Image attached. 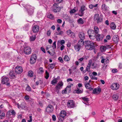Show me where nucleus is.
Listing matches in <instances>:
<instances>
[{
	"label": "nucleus",
	"mask_w": 122,
	"mask_h": 122,
	"mask_svg": "<svg viewBox=\"0 0 122 122\" xmlns=\"http://www.w3.org/2000/svg\"><path fill=\"white\" fill-rule=\"evenodd\" d=\"M85 43L86 44L85 48L89 50H92L95 48L94 46V43L93 42L89 41H86Z\"/></svg>",
	"instance_id": "nucleus-1"
},
{
	"label": "nucleus",
	"mask_w": 122,
	"mask_h": 122,
	"mask_svg": "<svg viewBox=\"0 0 122 122\" xmlns=\"http://www.w3.org/2000/svg\"><path fill=\"white\" fill-rule=\"evenodd\" d=\"M66 115V112L65 111H61L60 113L59 117H58L59 119L60 120L61 122H62L64 120V118Z\"/></svg>",
	"instance_id": "nucleus-2"
},
{
	"label": "nucleus",
	"mask_w": 122,
	"mask_h": 122,
	"mask_svg": "<svg viewBox=\"0 0 122 122\" xmlns=\"http://www.w3.org/2000/svg\"><path fill=\"white\" fill-rule=\"evenodd\" d=\"M99 15L98 14H96L94 16V20L97 21V23H98L102 21L103 19L102 16H99Z\"/></svg>",
	"instance_id": "nucleus-3"
},
{
	"label": "nucleus",
	"mask_w": 122,
	"mask_h": 122,
	"mask_svg": "<svg viewBox=\"0 0 122 122\" xmlns=\"http://www.w3.org/2000/svg\"><path fill=\"white\" fill-rule=\"evenodd\" d=\"M67 105L68 108H73L75 106V102L72 100L68 101Z\"/></svg>",
	"instance_id": "nucleus-4"
},
{
	"label": "nucleus",
	"mask_w": 122,
	"mask_h": 122,
	"mask_svg": "<svg viewBox=\"0 0 122 122\" xmlns=\"http://www.w3.org/2000/svg\"><path fill=\"white\" fill-rule=\"evenodd\" d=\"M37 59V56L36 54H34L31 56L30 60V63L31 64L34 63L36 61Z\"/></svg>",
	"instance_id": "nucleus-5"
},
{
	"label": "nucleus",
	"mask_w": 122,
	"mask_h": 122,
	"mask_svg": "<svg viewBox=\"0 0 122 122\" xmlns=\"http://www.w3.org/2000/svg\"><path fill=\"white\" fill-rule=\"evenodd\" d=\"M31 49L30 47L26 46L24 47V52L25 54H29L31 53Z\"/></svg>",
	"instance_id": "nucleus-6"
},
{
	"label": "nucleus",
	"mask_w": 122,
	"mask_h": 122,
	"mask_svg": "<svg viewBox=\"0 0 122 122\" xmlns=\"http://www.w3.org/2000/svg\"><path fill=\"white\" fill-rule=\"evenodd\" d=\"M23 69L21 66H17L15 68V71L17 74H20L22 72Z\"/></svg>",
	"instance_id": "nucleus-7"
},
{
	"label": "nucleus",
	"mask_w": 122,
	"mask_h": 122,
	"mask_svg": "<svg viewBox=\"0 0 122 122\" xmlns=\"http://www.w3.org/2000/svg\"><path fill=\"white\" fill-rule=\"evenodd\" d=\"M85 7L84 5L81 6L80 10H79V13L78 14V15L81 16H83L84 14L83 11L85 10Z\"/></svg>",
	"instance_id": "nucleus-8"
},
{
	"label": "nucleus",
	"mask_w": 122,
	"mask_h": 122,
	"mask_svg": "<svg viewBox=\"0 0 122 122\" xmlns=\"http://www.w3.org/2000/svg\"><path fill=\"white\" fill-rule=\"evenodd\" d=\"M9 81V79L8 78H4L2 79L1 83L3 84H6L7 86L10 85V83L8 82Z\"/></svg>",
	"instance_id": "nucleus-9"
},
{
	"label": "nucleus",
	"mask_w": 122,
	"mask_h": 122,
	"mask_svg": "<svg viewBox=\"0 0 122 122\" xmlns=\"http://www.w3.org/2000/svg\"><path fill=\"white\" fill-rule=\"evenodd\" d=\"M53 107L51 105L48 106L46 107V111L48 112H51L53 111Z\"/></svg>",
	"instance_id": "nucleus-10"
},
{
	"label": "nucleus",
	"mask_w": 122,
	"mask_h": 122,
	"mask_svg": "<svg viewBox=\"0 0 122 122\" xmlns=\"http://www.w3.org/2000/svg\"><path fill=\"white\" fill-rule=\"evenodd\" d=\"M119 87V84L117 83L113 84L111 86V88L113 90H117L118 89Z\"/></svg>",
	"instance_id": "nucleus-11"
},
{
	"label": "nucleus",
	"mask_w": 122,
	"mask_h": 122,
	"mask_svg": "<svg viewBox=\"0 0 122 122\" xmlns=\"http://www.w3.org/2000/svg\"><path fill=\"white\" fill-rule=\"evenodd\" d=\"M92 62V61H89L87 66L86 68V69L85 70V72H86V71L88 72L90 71V69L91 66Z\"/></svg>",
	"instance_id": "nucleus-12"
},
{
	"label": "nucleus",
	"mask_w": 122,
	"mask_h": 122,
	"mask_svg": "<svg viewBox=\"0 0 122 122\" xmlns=\"http://www.w3.org/2000/svg\"><path fill=\"white\" fill-rule=\"evenodd\" d=\"M79 36L80 40H83L85 38V34L83 32H80L79 33Z\"/></svg>",
	"instance_id": "nucleus-13"
},
{
	"label": "nucleus",
	"mask_w": 122,
	"mask_h": 122,
	"mask_svg": "<svg viewBox=\"0 0 122 122\" xmlns=\"http://www.w3.org/2000/svg\"><path fill=\"white\" fill-rule=\"evenodd\" d=\"M39 27L37 25H35L33 27L32 31L33 32L36 33L38 32L39 30Z\"/></svg>",
	"instance_id": "nucleus-14"
},
{
	"label": "nucleus",
	"mask_w": 122,
	"mask_h": 122,
	"mask_svg": "<svg viewBox=\"0 0 122 122\" xmlns=\"http://www.w3.org/2000/svg\"><path fill=\"white\" fill-rule=\"evenodd\" d=\"M29 7V9L28 10V12L30 15H31L33 13L34 8L31 6Z\"/></svg>",
	"instance_id": "nucleus-15"
},
{
	"label": "nucleus",
	"mask_w": 122,
	"mask_h": 122,
	"mask_svg": "<svg viewBox=\"0 0 122 122\" xmlns=\"http://www.w3.org/2000/svg\"><path fill=\"white\" fill-rule=\"evenodd\" d=\"M113 41L116 44H117L119 41V38L118 36H114L112 38Z\"/></svg>",
	"instance_id": "nucleus-16"
},
{
	"label": "nucleus",
	"mask_w": 122,
	"mask_h": 122,
	"mask_svg": "<svg viewBox=\"0 0 122 122\" xmlns=\"http://www.w3.org/2000/svg\"><path fill=\"white\" fill-rule=\"evenodd\" d=\"M61 8L62 7H54L53 10V11L56 13H57L60 10Z\"/></svg>",
	"instance_id": "nucleus-17"
},
{
	"label": "nucleus",
	"mask_w": 122,
	"mask_h": 122,
	"mask_svg": "<svg viewBox=\"0 0 122 122\" xmlns=\"http://www.w3.org/2000/svg\"><path fill=\"white\" fill-rule=\"evenodd\" d=\"M63 82H62V81H60L57 84L56 88L60 89L63 85Z\"/></svg>",
	"instance_id": "nucleus-18"
},
{
	"label": "nucleus",
	"mask_w": 122,
	"mask_h": 122,
	"mask_svg": "<svg viewBox=\"0 0 122 122\" xmlns=\"http://www.w3.org/2000/svg\"><path fill=\"white\" fill-rule=\"evenodd\" d=\"M104 37V36L102 34H98L97 37V39L98 41L102 40Z\"/></svg>",
	"instance_id": "nucleus-19"
},
{
	"label": "nucleus",
	"mask_w": 122,
	"mask_h": 122,
	"mask_svg": "<svg viewBox=\"0 0 122 122\" xmlns=\"http://www.w3.org/2000/svg\"><path fill=\"white\" fill-rule=\"evenodd\" d=\"M85 85L86 89H89L90 91L92 90L93 89V88L91 87V86L89 83H86Z\"/></svg>",
	"instance_id": "nucleus-20"
},
{
	"label": "nucleus",
	"mask_w": 122,
	"mask_h": 122,
	"mask_svg": "<svg viewBox=\"0 0 122 122\" xmlns=\"http://www.w3.org/2000/svg\"><path fill=\"white\" fill-rule=\"evenodd\" d=\"M9 76L10 78H14L15 77L14 72L13 71H10L9 73Z\"/></svg>",
	"instance_id": "nucleus-21"
},
{
	"label": "nucleus",
	"mask_w": 122,
	"mask_h": 122,
	"mask_svg": "<svg viewBox=\"0 0 122 122\" xmlns=\"http://www.w3.org/2000/svg\"><path fill=\"white\" fill-rule=\"evenodd\" d=\"M87 33L88 34L89 36V35H92L93 34H94L95 33L94 30H89L87 31Z\"/></svg>",
	"instance_id": "nucleus-22"
},
{
	"label": "nucleus",
	"mask_w": 122,
	"mask_h": 122,
	"mask_svg": "<svg viewBox=\"0 0 122 122\" xmlns=\"http://www.w3.org/2000/svg\"><path fill=\"white\" fill-rule=\"evenodd\" d=\"M84 42L83 40H79L77 43L78 46L81 47L84 44Z\"/></svg>",
	"instance_id": "nucleus-23"
},
{
	"label": "nucleus",
	"mask_w": 122,
	"mask_h": 122,
	"mask_svg": "<svg viewBox=\"0 0 122 122\" xmlns=\"http://www.w3.org/2000/svg\"><path fill=\"white\" fill-rule=\"evenodd\" d=\"M102 9L104 10H108V8L106 6L105 4H103L102 5Z\"/></svg>",
	"instance_id": "nucleus-24"
},
{
	"label": "nucleus",
	"mask_w": 122,
	"mask_h": 122,
	"mask_svg": "<svg viewBox=\"0 0 122 122\" xmlns=\"http://www.w3.org/2000/svg\"><path fill=\"white\" fill-rule=\"evenodd\" d=\"M82 99L83 101L86 102V103H84L86 105H87V103H88V102L89 100L88 98L86 97H82Z\"/></svg>",
	"instance_id": "nucleus-25"
},
{
	"label": "nucleus",
	"mask_w": 122,
	"mask_h": 122,
	"mask_svg": "<svg viewBox=\"0 0 122 122\" xmlns=\"http://www.w3.org/2000/svg\"><path fill=\"white\" fill-rule=\"evenodd\" d=\"M110 27L112 29L115 30L116 28V26L114 23L112 22L110 24Z\"/></svg>",
	"instance_id": "nucleus-26"
},
{
	"label": "nucleus",
	"mask_w": 122,
	"mask_h": 122,
	"mask_svg": "<svg viewBox=\"0 0 122 122\" xmlns=\"http://www.w3.org/2000/svg\"><path fill=\"white\" fill-rule=\"evenodd\" d=\"M100 49L101 52H104L107 49L105 46H101L100 47Z\"/></svg>",
	"instance_id": "nucleus-27"
},
{
	"label": "nucleus",
	"mask_w": 122,
	"mask_h": 122,
	"mask_svg": "<svg viewBox=\"0 0 122 122\" xmlns=\"http://www.w3.org/2000/svg\"><path fill=\"white\" fill-rule=\"evenodd\" d=\"M119 96L118 94H114L112 96L113 99L117 101L118 99Z\"/></svg>",
	"instance_id": "nucleus-28"
},
{
	"label": "nucleus",
	"mask_w": 122,
	"mask_h": 122,
	"mask_svg": "<svg viewBox=\"0 0 122 122\" xmlns=\"http://www.w3.org/2000/svg\"><path fill=\"white\" fill-rule=\"evenodd\" d=\"M94 33L96 34H98L99 32V30L97 26H95L94 27Z\"/></svg>",
	"instance_id": "nucleus-29"
},
{
	"label": "nucleus",
	"mask_w": 122,
	"mask_h": 122,
	"mask_svg": "<svg viewBox=\"0 0 122 122\" xmlns=\"http://www.w3.org/2000/svg\"><path fill=\"white\" fill-rule=\"evenodd\" d=\"M81 47L78 46V45H76L75 46L74 48L75 50L77 51H79L80 50Z\"/></svg>",
	"instance_id": "nucleus-30"
},
{
	"label": "nucleus",
	"mask_w": 122,
	"mask_h": 122,
	"mask_svg": "<svg viewBox=\"0 0 122 122\" xmlns=\"http://www.w3.org/2000/svg\"><path fill=\"white\" fill-rule=\"evenodd\" d=\"M78 10L77 8L75 7L73 9L71 10L70 12L71 13H74L77 11Z\"/></svg>",
	"instance_id": "nucleus-31"
},
{
	"label": "nucleus",
	"mask_w": 122,
	"mask_h": 122,
	"mask_svg": "<svg viewBox=\"0 0 122 122\" xmlns=\"http://www.w3.org/2000/svg\"><path fill=\"white\" fill-rule=\"evenodd\" d=\"M34 74L33 71H29L28 76H30V77H32Z\"/></svg>",
	"instance_id": "nucleus-32"
},
{
	"label": "nucleus",
	"mask_w": 122,
	"mask_h": 122,
	"mask_svg": "<svg viewBox=\"0 0 122 122\" xmlns=\"http://www.w3.org/2000/svg\"><path fill=\"white\" fill-rule=\"evenodd\" d=\"M44 72V71L42 67H41L39 68L38 71V72L40 74H42Z\"/></svg>",
	"instance_id": "nucleus-33"
},
{
	"label": "nucleus",
	"mask_w": 122,
	"mask_h": 122,
	"mask_svg": "<svg viewBox=\"0 0 122 122\" xmlns=\"http://www.w3.org/2000/svg\"><path fill=\"white\" fill-rule=\"evenodd\" d=\"M57 81L56 78H54L51 81V84L53 85H55L57 83Z\"/></svg>",
	"instance_id": "nucleus-34"
},
{
	"label": "nucleus",
	"mask_w": 122,
	"mask_h": 122,
	"mask_svg": "<svg viewBox=\"0 0 122 122\" xmlns=\"http://www.w3.org/2000/svg\"><path fill=\"white\" fill-rule=\"evenodd\" d=\"M97 36L96 34H93L92 35H89V37L92 40H94L95 39L96 37Z\"/></svg>",
	"instance_id": "nucleus-35"
},
{
	"label": "nucleus",
	"mask_w": 122,
	"mask_h": 122,
	"mask_svg": "<svg viewBox=\"0 0 122 122\" xmlns=\"http://www.w3.org/2000/svg\"><path fill=\"white\" fill-rule=\"evenodd\" d=\"M18 107L19 108H21L23 109L25 108V106L23 104H21L20 105H19L18 104Z\"/></svg>",
	"instance_id": "nucleus-36"
},
{
	"label": "nucleus",
	"mask_w": 122,
	"mask_h": 122,
	"mask_svg": "<svg viewBox=\"0 0 122 122\" xmlns=\"http://www.w3.org/2000/svg\"><path fill=\"white\" fill-rule=\"evenodd\" d=\"M64 60L65 61H69L70 59L66 55L64 56Z\"/></svg>",
	"instance_id": "nucleus-37"
},
{
	"label": "nucleus",
	"mask_w": 122,
	"mask_h": 122,
	"mask_svg": "<svg viewBox=\"0 0 122 122\" xmlns=\"http://www.w3.org/2000/svg\"><path fill=\"white\" fill-rule=\"evenodd\" d=\"M55 66V64L54 63L49 64L48 66L51 69H53L54 68Z\"/></svg>",
	"instance_id": "nucleus-38"
},
{
	"label": "nucleus",
	"mask_w": 122,
	"mask_h": 122,
	"mask_svg": "<svg viewBox=\"0 0 122 122\" xmlns=\"http://www.w3.org/2000/svg\"><path fill=\"white\" fill-rule=\"evenodd\" d=\"M71 86H67L66 88H65L66 90L67 91H68V92H70L71 91Z\"/></svg>",
	"instance_id": "nucleus-39"
},
{
	"label": "nucleus",
	"mask_w": 122,
	"mask_h": 122,
	"mask_svg": "<svg viewBox=\"0 0 122 122\" xmlns=\"http://www.w3.org/2000/svg\"><path fill=\"white\" fill-rule=\"evenodd\" d=\"M47 17L48 18L51 19H53L54 18V15L51 14H49L48 15Z\"/></svg>",
	"instance_id": "nucleus-40"
},
{
	"label": "nucleus",
	"mask_w": 122,
	"mask_h": 122,
	"mask_svg": "<svg viewBox=\"0 0 122 122\" xmlns=\"http://www.w3.org/2000/svg\"><path fill=\"white\" fill-rule=\"evenodd\" d=\"M78 22L79 23L82 24H83L84 23L83 20L81 18H80L78 20Z\"/></svg>",
	"instance_id": "nucleus-41"
},
{
	"label": "nucleus",
	"mask_w": 122,
	"mask_h": 122,
	"mask_svg": "<svg viewBox=\"0 0 122 122\" xmlns=\"http://www.w3.org/2000/svg\"><path fill=\"white\" fill-rule=\"evenodd\" d=\"M36 39V36L35 35L33 36L30 37V40L32 41H34Z\"/></svg>",
	"instance_id": "nucleus-42"
},
{
	"label": "nucleus",
	"mask_w": 122,
	"mask_h": 122,
	"mask_svg": "<svg viewBox=\"0 0 122 122\" xmlns=\"http://www.w3.org/2000/svg\"><path fill=\"white\" fill-rule=\"evenodd\" d=\"M67 33L68 35H70L71 34H72L73 33V32H72L71 30H67Z\"/></svg>",
	"instance_id": "nucleus-43"
},
{
	"label": "nucleus",
	"mask_w": 122,
	"mask_h": 122,
	"mask_svg": "<svg viewBox=\"0 0 122 122\" xmlns=\"http://www.w3.org/2000/svg\"><path fill=\"white\" fill-rule=\"evenodd\" d=\"M52 47H53V49H55L56 47V41H54L52 44Z\"/></svg>",
	"instance_id": "nucleus-44"
},
{
	"label": "nucleus",
	"mask_w": 122,
	"mask_h": 122,
	"mask_svg": "<svg viewBox=\"0 0 122 122\" xmlns=\"http://www.w3.org/2000/svg\"><path fill=\"white\" fill-rule=\"evenodd\" d=\"M82 92L81 90L77 88V90H76V93L78 94H80L82 93Z\"/></svg>",
	"instance_id": "nucleus-45"
},
{
	"label": "nucleus",
	"mask_w": 122,
	"mask_h": 122,
	"mask_svg": "<svg viewBox=\"0 0 122 122\" xmlns=\"http://www.w3.org/2000/svg\"><path fill=\"white\" fill-rule=\"evenodd\" d=\"M97 67V64L95 65L94 63H93L92 64V69H94L96 68Z\"/></svg>",
	"instance_id": "nucleus-46"
},
{
	"label": "nucleus",
	"mask_w": 122,
	"mask_h": 122,
	"mask_svg": "<svg viewBox=\"0 0 122 122\" xmlns=\"http://www.w3.org/2000/svg\"><path fill=\"white\" fill-rule=\"evenodd\" d=\"M46 76L45 77L46 79H47L48 78L49 76V74L47 72V71H46Z\"/></svg>",
	"instance_id": "nucleus-47"
},
{
	"label": "nucleus",
	"mask_w": 122,
	"mask_h": 122,
	"mask_svg": "<svg viewBox=\"0 0 122 122\" xmlns=\"http://www.w3.org/2000/svg\"><path fill=\"white\" fill-rule=\"evenodd\" d=\"M26 89L28 91H31L30 87L28 85Z\"/></svg>",
	"instance_id": "nucleus-48"
},
{
	"label": "nucleus",
	"mask_w": 122,
	"mask_h": 122,
	"mask_svg": "<svg viewBox=\"0 0 122 122\" xmlns=\"http://www.w3.org/2000/svg\"><path fill=\"white\" fill-rule=\"evenodd\" d=\"M51 30H49L47 31V35L48 36H49L51 35Z\"/></svg>",
	"instance_id": "nucleus-49"
},
{
	"label": "nucleus",
	"mask_w": 122,
	"mask_h": 122,
	"mask_svg": "<svg viewBox=\"0 0 122 122\" xmlns=\"http://www.w3.org/2000/svg\"><path fill=\"white\" fill-rule=\"evenodd\" d=\"M101 89L100 87L97 88V94H98L100 93V92H101Z\"/></svg>",
	"instance_id": "nucleus-50"
},
{
	"label": "nucleus",
	"mask_w": 122,
	"mask_h": 122,
	"mask_svg": "<svg viewBox=\"0 0 122 122\" xmlns=\"http://www.w3.org/2000/svg\"><path fill=\"white\" fill-rule=\"evenodd\" d=\"M30 120L28 121V122H31L32 121V117L31 116H29Z\"/></svg>",
	"instance_id": "nucleus-51"
},
{
	"label": "nucleus",
	"mask_w": 122,
	"mask_h": 122,
	"mask_svg": "<svg viewBox=\"0 0 122 122\" xmlns=\"http://www.w3.org/2000/svg\"><path fill=\"white\" fill-rule=\"evenodd\" d=\"M59 61L61 63L63 62V61L61 57H59L58 59Z\"/></svg>",
	"instance_id": "nucleus-52"
},
{
	"label": "nucleus",
	"mask_w": 122,
	"mask_h": 122,
	"mask_svg": "<svg viewBox=\"0 0 122 122\" xmlns=\"http://www.w3.org/2000/svg\"><path fill=\"white\" fill-rule=\"evenodd\" d=\"M52 118L53 120L55 121L56 120V117L55 115H53L52 116Z\"/></svg>",
	"instance_id": "nucleus-53"
},
{
	"label": "nucleus",
	"mask_w": 122,
	"mask_h": 122,
	"mask_svg": "<svg viewBox=\"0 0 122 122\" xmlns=\"http://www.w3.org/2000/svg\"><path fill=\"white\" fill-rule=\"evenodd\" d=\"M105 46H106V49L111 48V45H106Z\"/></svg>",
	"instance_id": "nucleus-54"
},
{
	"label": "nucleus",
	"mask_w": 122,
	"mask_h": 122,
	"mask_svg": "<svg viewBox=\"0 0 122 122\" xmlns=\"http://www.w3.org/2000/svg\"><path fill=\"white\" fill-rule=\"evenodd\" d=\"M93 93L94 94H97V89L96 88L94 89L93 91Z\"/></svg>",
	"instance_id": "nucleus-55"
},
{
	"label": "nucleus",
	"mask_w": 122,
	"mask_h": 122,
	"mask_svg": "<svg viewBox=\"0 0 122 122\" xmlns=\"http://www.w3.org/2000/svg\"><path fill=\"white\" fill-rule=\"evenodd\" d=\"M91 78L92 80H97V77L95 76H92Z\"/></svg>",
	"instance_id": "nucleus-56"
},
{
	"label": "nucleus",
	"mask_w": 122,
	"mask_h": 122,
	"mask_svg": "<svg viewBox=\"0 0 122 122\" xmlns=\"http://www.w3.org/2000/svg\"><path fill=\"white\" fill-rule=\"evenodd\" d=\"M62 21L61 19H58L57 20V22L59 23H61L62 22Z\"/></svg>",
	"instance_id": "nucleus-57"
},
{
	"label": "nucleus",
	"mask_w": 122,
	"mask_h": 122,
	"mask_svg": "<svg viewBox=\"0 0 122 122\" xmlns=\"http://www.w3.org/2000/svg\"><path fill=\"white\" fill-rule=\"evenodd\" d=\"M11 113L13 115H15L16 113L15 112L14 110H12L11 112Z\"/></svg>",
	"instance_id": "nucleus-58"
},
{
	"label": "nucleus",
	"mask_w": 122,
	"mask_h": 122,
	"mask_svg": "<svg viewBox=\"0 0 122 122\" xmlns=\"http://www.w3.org/2000/svg\"><path fill=\"white\" fill-rule=\"evenodd\" d=\"M65 47V46L63 45L61 47L60 49L61 51L63 50Z\"/></svg>",
	"instance_id": "nucleus-59"
},
{
	"label": "nucleus",
	"mask_w": 122,
	"mask_h": 122,
	"mask_svg": "<svg viewBox=\"0 0 122 122\" xmlns=\"http://www.w3.org/2000/svg\"><path fill=\"white\" fill-rule=\"evenodd\" d=\"M106 39L107 40H109L111 39V36L110 35H108L106 37Z\"/></svg>",
	"instance_id": "nucleus-60"
},
{
	"label": "nucleus",
	"mask_w": 122,
	"mask_h": 122,
	"mask_svg": "<svg viewBox=\"0 0 122 122\" xmlns=\"http://www.w3.org/2000/svg\"><path fill=\"white\" fill-rule=\"evenodd\" d=\"M112 73H116L117 72V70L116 69H113L112 70Z\"/></svg>",
	"instance_id": "nucleus-61"
},
{
	"label": "nucleus",
	"mask_w": 122,
	"mask_h": 122,
	"mask_svg": "<svg viewBox=\"0 0 122 122\" xmlns=\"http://www.w3.org/2000/svg\"><path fill=\"white\" fill-rule=\"evenodd\" d=\"M65 44V41L64 40H62L61 41V45H63Z\"/></svg>",
	"instance_id": "nucleus-62"
},
{
	"label": "nucleus",
	"mask_w": 122,
	"mask_h": 122,
	"mask_svg": "<svg viewBox=\"0 0 122 122\" xmlns=\"http://www.w3.org/2000/svg\"><path fill=\"white\" fill-rule=\"evenodd\" d=\"M67 92V91L65 89V90H63L62 91V93L63 94L66 93Z\"/></svg>",
	"instance_id": "nucleus-63"
},
{
	"label": "nucleus",
	"mask_w": 122,
	"mask_h": 122,
	"mask_svg": "<svg viewBox=\"0 0 122 122\" xmlns=\"http://www.w3.org/2000/svg\"><path fill=\"white\" fill-rule=\"evenodd\" d=\"M38 104L39 105L41 106L42 107L43 105V104L42 102L40 101H39L38 102Z\"/></svg>",
	"instance_id": "nucleus-64"
}]
</instances>
